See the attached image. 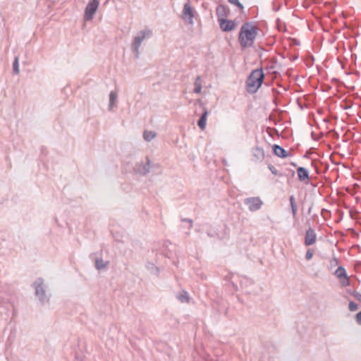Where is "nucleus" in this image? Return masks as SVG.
<instances>
[{"mask_svg":"<svg viewBox=\"0 0 361 361\" xmlns=\"http://www.w3.org/2000/svg\"><path fill=\"white\" fill-rule=\"evenodd\" d=\"M259 28L252 22H246L240 27L238 41L242 49L252 47L258 34Z\"/></svg>","mask_w":361,"mask_h":361,"instance_id":"nucleus-1","label":"nucleus"},{"mask_svg":"<svg viewBox=\"0 0 361 361\" xmlns=\"http://www.w3.org/2000/svg\"><path fill=\"white\" fill-rule=\"evenodd\" d=\"M268 168L270 170V171L272 173V174H274L275 176H282V173H279L278 171L273 165L269 164Z\"/></svg>","mask_w":361,"mask_h":361,"instance_id":"nucleus-27","label":"nucleus"},{"mask_svg":"<svg viewBox=\"0 0 361 361\" xmlns=\"http://www.w3.org/2000/svg\"><path fill=\"white\" fill-rule=\"evenodd\" d=\"M312 205L309 208L308 213L310 214L312 211Z\"/></svg>","mask_w":361,"mask_h":361,"instance_id":"nucleus-34","label":"nucleus"},{"mask_svg":"<svg viewBox=\"0 0 361 361\" xmlns=\"http://www.w3.org/2000/svg\"><path fill=\"white\" fill-rule=\"evenodd\" d=\"M253 157L256 159L257 161H262L264 158V152L263 149L256 147L252 150Z\"/></svg>","mask_w":361,"mask_h":361,"instance_id":"nucleus-15","label":"nucleus"},{"mask_svg":"<svg viewBox=\"0 0 361 361\" xmlns=\"http://www.w3.org/2000/svg\"><path fill=\"white\" fill-rule=\"evenodd\" d=\"M272 149L274 154L279 157L286 158L288 156V152L278 145H274Z\"/></svg>","mask_w":361,"mask_h":361,"instance_id":"nucleus-13","label":"nucleus"},{"mask_svg":"<svg viewBox=\"0 0 361 361\" xmlns=\"http://www.w3.org/2000/svg\"><path fill=\"white\" fill-rule=\"evenodd\" d=\"M208 111L204 109V112L202 113V116H200L199 121H197V126L201 130H204L206 128V123H207V118L208 116Z\"/></svg>","mask_w":361,"mask_h":361,"instance_id":"nucleus-14","label":"nucleus"},{"mask_svg":"<svg viewBox=\"0 0 361 361\" xmlns=\"http://www.w3.org/2000/svg\"><path fill=\"white\" fill-rule=\"evenodd\" d=\"M326 210L325 209H322V212H326Z\"/></svg>","mask_w":361,"mask_h":361,"instance_id":"nucleus-36","label":"nucleus"},{"mask_svg":"<svg viewBox=\"0 0 361 361\" xmlns=\"http://www.w3.org/2000/svg\"><path fill=\"white\" fill-rule=\"evenodd\" d=\"M340 281L343 286H347L350 284V280L347 275L343 278L340 279Z\"/></svg>","mask_w":361,"mask_h":361,"instance_id":"nucleus-26","label":"nucleus"},{"mask_svg":"<svg viewBox=\"0 0 361 361\" xmlns=\"http://www.w3.org/2000/svg\"><path fill=\"white\" fill-rule=\"evenodd\" d=\"M355 320L358 324L361 325V311L356 314Z\"/></svg>","mask_w":361,"mask_h":361,"instance_id":"nucleus-33","label":"nucleus"},{"mask_svg":"<svg viewBox=\"0 0 361 361\" xmlns=\"http://www.w3.org/2000/svg\"><path fill=\"white\" fill-rule=\"evenodd\" d=\"M181 221L183 222V223L188 224V228L189 229H190L192 228V223H193L192 219H181Z\"/></svg>","mask_w":361,"mask_h":361,"instance_id":"nucleus-30","label":"nucleus"},{"mask_svg":"<svg viewBox=\"0 0 361 361\" xmlns=\"http://www.w3.org/2000/svg\"><path fill=\"white\" fill-rule=\"evenodd\" d=\"M177 298L181 302H189V296L186 291H182L180 293Z\"/></svg>","mask_w":361,"mask_h":361,"instance_id":"nucleus-23","label":"nucleus"},{"mask_svg":"<svg viewBox=\"0 0 361 361\" xmlns=\"http://www.w3.org/2000/svg\"><path fill=\"white\" fill-rule=\"evenodd\" d=\"M152 36V30L150 29H144L140 31L136 36H135L132 44L131 49L133 52L134 53L135 57L136 59L139 58L140 51L139 49L141 46L142 42L145 39L149 38Z\"/></svg>","mask_w":361,"mask_h":361,"instance_id":"nucleus-3","label":"nucleus"},{"mask_svg":"<svg viewBox=\"0 0 361 361\" xmlns=\"http://www.w3.org/2000/svg\"><path fill=\"white\" fill-rule=\"evenodd\" d=\"M156 133L154 131L145 130L143 133V138L147 142H150L156 137Z\"/></svg>","mask_w":361,"mask_h":361,"instance_id":"nucleus-19","label":"nucleus"},{"mask_svg":"<svg viewBox=\"0 0 361 361\" xmlns=\"http://www.w3.org/2000/svg\"><path fill=\"white\" fill-rule=\"evenodd\" d=\"M195 88L193 92L196 94H200L202 90V84H201V78L200 76H197L194 82Z\"/></svg>","mask_w":361,"mask_h":361,"instance_id":"nucleus-20","label":"nucleus"},{"mask_svg":"<svg viewBox=\"0 0 361 361\" xmlns=\"http://www.w3.org/2000/svg\"><path fill=\"white\" fill-rule=\"evenodd\" d=\"M108 263V262H104L102 258H97L95 260V267L97 270H102L107 266Z\"/></svg>","mask_w":361,"mask_h":361,"instance_id":"nucleus-18","label":"nucleus"},{"mask_svg":"<svg viewBox=\"0 0 361 361\" xmlns=\"http://www.w3.org/2000/svg\"><path fill=\"white\" fill-rule=\"evenodd\" d=\"M228 8L227 6L219 4L216 8V13L218 18V21H220V19H225L228 16Z\"/></svg>","mask_w":361,"mask_h":361,"instance_id":"nucleus-12","label":"nucleus"},{"mask_svg":"<svg viewBox=\"0 0 361 361\" xmlns=\"http://www.w3.org/2000/svg\"><path fill=\"white\" fill-rule=\"evenodd\" d=\"M289 200H290V207H291L293 216V217H295L296 214H297V205L295 204V197L293 195H291L289 198Z\"/></svg>","mask_w":361,"mask_h":361,"instance_id":"nucleus-22","label":"nucleus"},{"mask_svg":"<svg viewBox=\"0 0 361 361\" xmlns=\"http://www.w3.org/2000/svg\"><path fill=\"white\" fill-rule=\"evenodd\" d=\"M207 235H208L209 236H210V237H213V236H214V235H213V234L209 233H207Z\"/></svg>","mask_w":361,"mask_h":361,"instance_id":"nucleus-35","label":"nucleus"},{"mask_svg":"<svg viewBox=\"0 0 361 361\" xmlns=\"http://www.w3.org/2000/svg\"><path fill=\"white\" fill-rule=\"evenodd\" d=\"M312 257H313V252L310 250H308L305 255V259L307 260H310L312 258Z\"/></svg>","mask_w":361,"mask_h":361,"instance_id":"nucleus-32","label":"nucleus"},{"mask_svg":"<svg viewBox=\"0 0 361 361\" xmlns=\"http://www.w3.org/2000/svg\"><path fill=\"white\" fill-rule=\"evenodd\" d=\"M13 71L15 74L20 73L18 57L16 56L13 63Z\"/></svg>","mask_w":361,"mask_h":361,"instance_id":"nucleus-24","label":"nucleus"},{"mask_svg":"<svg viewBox=\"0 0 361 361\" xmlns=\"http://www.w3.org/2000/svg\"><path fill=\"white\" fill-rule=\"evenodd\" d=\"M158 164H151L150 159L146 157L145 160H142L135 164L133 167L135 172L141 176H146L150 172L151 168L158 167Z\"/></svg>","mask_w":361,"mask_h":361,"instance_id":"nucleus-5","label":"nucleus"},{"mask_svg":"<svg viewBox=\"0 0 361 361\" xmlns=\"http://www.w3.org/2000/svg\"><path fill=\"white\" fill-rule=\"evenodd\" d=\"M32 287L35 289V293L38 300L42 303H47L49 301V295L47 293V286L44 284V279L38 278L33 283Z\"/></svg>","mask_w":361,"mask_h":361,"instance_id":"nucleus-4","label":"nucleus"},{"mask_svg":"<svg viewBox=\"0 0 361 361\" xmlns=\"http://www.w3.org/2000/svg\"><path fill=\"white\" fill-rule=\"evenodd\" d=\"M335 276H336L339 279L343 278L347 275L346 271L344 267H338L337 269L334 272Z\"/></svg>","mask_w":361,"mask_h":361,"instance_id":"nucleus-21","label":"nucleus"},{"mask_svg":"<svg viewBox=\"0 0 361 361\" xmlns=\"http://www.w3.org/2000/svg\"><path fill=\"white\" fill-rule=\"evenodd\" d=\"M118 99L117 94L111 91L109 94V110L111 111L115 106V103L116 102Z\"/></svg>","mask_w":361,"mask_h":361,"instance_id":"nucleus-17","label":"nucleus"},{"mask_svg":"<svg viewBox=\"0 0 361 361\" xmlns=\"http://www.w3.org/2000/svg\"><path fill=\"white\" fill-rule=\"evenodd\" d=\"M351 295L358 301L361 302V293L357 291H353Z\"/></svg>","mask_w":361,"mask_h":361,"instance_id":"nucleus-31","label":"nucleus"},{"mask_svg":"<svg viewBox=\"0 0 361 361\" xmlns=\"http://www.w3.org/2000/svg\"><path fill=\"white\" fill-rule=\"evenodd\" d=\"M264 79V74L262 68L252 71L246 80L247 92L255 93L261 87Z\"/></svg>","mask_w":361,"mask_h":361,"instance_id":"nucleus-2","label":"nucleus"},{"mask_svg":"<svg viewBox=\"0 0 361 361\" xmlns=\"http://www.w3.org/2000/svg\"><path fill=\"white\" fill-rule=\"evenodd\" d=\"M338 259L335 257L331 259V260L329 261L331 267L337 266L338 264Z\"/></svg>","mask_w":361,"mask_h":361,"instance_id":"nucleus-29","label":"nucleus"},{"mask_svg":"<svg viewBox=\"0 0 361 361\" xmlns=\"http://www.w3.org/2000/svg\"><path fill=\"white\" fill-rule=\"evenodd\" d=\"M244 204L248 207V209L253 212L261 209L263 202L259 197H247L244 200Z\"/></svg>","mask_w":361,"mask_h":361,"instance_id":"nucleus-7","label":"nucleus"},{"mask_svg":"<svg viewBox=\"0 0 361 361\" xmlns=\"http://www.w3.org/2000/svg\"><path fill=\"white\" fill-rule=\"evenodd\" d=\"M228 1L231 4L235 5L240 10L244 8L243 5L238 0H228Z\"/></svg>","mask_w":361,"mask_h":361,"instance_id":"nucleus-25","label":"nucleus"},{"mask_svg":"<svg viewBox=\"0 0 361 361\" xmlns=\"http://www.w3.org/2000/svg\"><path fill=\"white\" fill-rule=\"evenodd\" d=\"M99 5L98 0H92L88 3L85 9L84 19L86 21H89L93 19L94 13H96Z\"/></svg>","mask_w":361,"mask_h":361,"instance_id":"nucleus-6","label":"nucleus"},{"mask_svg":"<svg viewBox=\"0 0 361 361\" xmlns=\"http://www.w3.org/2000/svg\"><path fill=\"white\" fill-rule=\"evenodd\" d=\"M147 269L152 274L155 276H158L159 274V269L152 262H147L145 265Z\"/></svg>","mask_w":361,"mask_h":361,"instance_id":"nucleus-16","label":"nucleus"},{"mask_svg":"<svg viewBox=\"0 0 361 361\" xmlns=\"http://www.w3.org/2000/svg\"><path fill=\"white\" fill-rule=\"evenodd\" d=\"M297 173L298 180L302 182H305V183H309L310 176L308 170L305 168L300 166L297 169Z\"/></svg>","mask_w":361,"mask_h":361,"instance_id":"nucleus-11","label":"nucleus"},{"mask_svg":"<svg viewBox=\"0 0 361 361\" xmlns=\"http://www.w3.org/2000/svg\"><path fill=\"white\" fill-rule=\"evenodd\" d=\"M317 238V235L313 228H310L306 231L305 236V244L307 246L313 245Z\"/></svg>","mask_w":361,"mask_h":361,"instance_id":"nucleus-10","label":"nucleus"},{"mask_svg":"<svg viewBox=\"0 0 361 361\" xmlns=\"http://www.w3.org/2000/svg\"><path fill=\"white\" fill-rule=\"evenodd\" d=\"M183 19L190 24H193L194 11L189 2L184 4L182 12Z\"/></svg>","mask_w":361,"mask_h":361,"instance_id":"nucleus-8","label":"nucleus"},{"mask_svg":"<svg viewBox=\"0 0 361 361\" xmlns=\"http://www.w3.org/2000/svg\"><path fill=\"white\" fill-rule=\"evenodd\" d=\"M348 307H349L350 311L354 312L357 310L358 305L355 302L350 301L349 302Z\"/></svg>","mask_w":361,"mask_h":361,"instance_id":"nucleus-28","label":"nucleus"},{"mask_svg":"<svg viewBox=\"0 0 361 361\" xmlns=\"http://www.w3.org/2000/svg\"><path fill=\"white\" fill-rule=\"evenodd\" d=\"M219 27L224 32H231L237 27V23L235 20L225 19H220L219 22Z\"/></svg>","mask_w":361,"mask_h":361,"instance_id":"nucleus-9","label":"nucleus"}]
</instances>
